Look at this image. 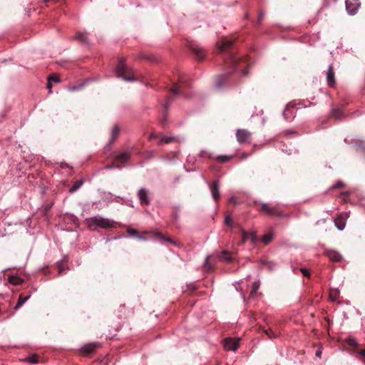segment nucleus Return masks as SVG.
Wrapping results in <instances>:
<instances>
[{
  "instance_id": "nucleus-1",
  "label": "nucleus",
  "mask_w": 365,
  "mask_h": 365,
  "mask_svg": "<svg viewBox=\"0 0 365 365\" xmlns=\"http://www.w3.org/2000/svg\"><path fill=\"white\" fill-rule=\"evenodd\" d=\"M235 43L234 39L223 38L221 42L218 43L219 50L220 52H229L227 56L225 57V64L230 68L234 69L241 68L240 64L242 63H246L245 59L236 56L232 53V47Z\"/></svg>"
},
{
  "instance_id": "nucleus-2",
  "label": "nucleus",
  "mask_w": 365,
  "mask_h": 365,
  "mask_svg": "<svg viewBox=\"0 0 365 365\" xmlns=\"http://www.w3.org/2000/svg\"><path fill=\"white\" fill-rule=\"evenodd\" d=\"M116 73L118 77L127 81H135L138 79L134 71L128 67L123 60L119 62L116 67Z\"/></svg>"
},
{
  "instance_id": "nucleus-3",
  "label": "nucleus",
  "mask_w": 365,
  "mask_h": 365,
  "mask_svg": "<svg viewBox=\"0 0 365 365\" xmlns=\"http://www.w3.org/2000/svg\"><path fill=\"white\" fill-rule=\"evenodd\" d=\"M190 86V83L184 76H179L178 81L174 83L170 92L174 96H185V89Z\"/></svg>"
},
{
  "instance_id": "nucleus-4",
  "label": "nucleus",
  "mask_w": 365,
  "mask_h": 365,
  "mask_svg": "<svg viewBox=\"0 0 365 365\" xmlns=\"http://www.w3.org/2000/svg\"><path fill=\"white\" fill-rule=\"evenodd\" d=\"M187 46L195 55L197 60L202 61L205 58L206 52L199 44L191 41L187 43Z\"/></svg>"
},
{
  "instance_id": "nucleus-5",
  "label": "nucleus",
  "mask_w": 365,
  "mask_h": 365,
  "mask_svg": "<svg viewBox=\"0 0 365 365\" xmlns=\"http://www.w3.org/2000/svg\"><path fill=\"white\" fill-rule=\"evenodd\" d=\"M345 342L353 349L354 352L357 353L361 356L363 363L365 364V348L359 350V344L354 337H349L346 339Z\"/></svg>"
},
{
  "instance_id": "nucleus-6",
  "label": "nucleus",
  "mask_w": 365,
  "mask_h": 365,
  "mask_svg": "<svg viewBox=\"0 0 365 365\" xmlns=\"http://www.w3.org/2000/svg\"><path fill=\"white\" fill-rule=\"evenodd\" d=\"M259 210V211L264 212L270 216H282V212L277 207H270L268 204L266 203L262 204Z\"/></svg>"
},
{
  "instance_id": "nucleus-7",
  "label": "nucleus",
  "mask_w": 365,
  "mask_h": 365,
  "mask_svg": "<svg viewBox=\"0 0 365 365\" xmlns=\"http://www.w3.org/2000/svg\"><path fill=\"white\" fill-rule=\"evenodd\" d=\"M252 133L246 129H238L236 132V138L239 143H250Z\"/></svg>"
},
{
  "instance_id": "nucleus-8",
  "label": "nucleus",
  "mask_w": 365,
  "mask_h": 365,
  "mask_svg": "<svg viewBox=\"0 0 365 365\" xmlns=\"http://www.w3.org/2000/svg\"><path fill=\"white\" fill-rule=\"evenodd\" d=\"M93 225L100 227L103 229L113 228L114 227V222H111L108 219L102 217H94L92 219Z\"/></svg>"
},
{
  "instance_id": "nucleus-9",
  "label": "nucleus",
  "mask_w": 365,
  "mask_h": 365,
  "mask_svg": "<svg viewBox=\"0 0 365 365\" xmlns=\"http://www.w3.org/2000/svg\"><path fill=\"white\" fill-rule=\"evenodd\" d=\"M99 344L98 343H90L83 346L80 350L82 354L88 355L96 352L97 347Z\"/></svg>"
},
{
  "instance_id": "nucleus-10",
  "label": "nucleus",
  "mask_w": 365,
  "mask_h": 365,
  "mask_svg": "<svg viewBox=\"0 0 365 365\" xmlns=\"http://www.w3.org/2000/svg\"><path fill=\"white\" fill-rule=\"evenodd\" d=\"M239 347V339L233 340L231 338L224 339V348L226 350L235 351Z\"/></svg>"
},
{
  "instance_id": "nucleus-11",
  "label": "nucleus",
  "mask_w": 365,
  "mask_h": 365,
  "mask_svg": "<svg viewBox=\"0 0 365 365\" xmlns=\"http://www.w3.org/2000/svg\"><path fill=\"white\" fill-rule=\"evenodd\" d=\"M347 213L343 212L338 215V217L335 219L334 223L336 227L339 230H343L346 226V219L347 218Z\"/></svg>"
},
{
  "instance_id": "nucleus-12",
  "label": "nucleus",
  "mask_w": 365,
  "mask_h": 365,
  "mask_svg": "<svg viewBox=\"0 0 365 365\" xmlns=\"http://www.w3.org/2000/svg\"><path fill=\"white\" fill-rule=\"evenodd\" d=\"M327 81L330 87H334L336 84L335 73L332 65H329L327 72Z\"/></svg>"
},
{
  "instance_id": "nucleus-13",
  "label": "nucleus",
  "mask_w": 365,
  "mask_h": 365,
  "mask_svg": "<svg viewBox=\"0 0 365 365\" xmlns=\"http://www.w3.org/2000/svg\"><path fill=\"white\" fill-rule=\"evenodd\" d=\"M250 240L252 244H255L257 241V236L255 232H247L242 230V240L240 244H244L247 240Z\"/></svg>"
},
{
  "instance_id": "nucleus-14",
  "label": "nucleus",
  "mask_w": 365,
  "mask_h": 365,
  "mask_svg": "<svg viewBox=\"0 0 365 365\" xmlns=\"http://www.w3.org/2000/svg\"><path fill=\"white\" fill-rule=\"evenodd\" d=\"M138 196L140 201L141 205H148L150 204V199L148 197V191L145 188H141L138 191Z\"/></svg>"
},
{
  "instance_id": "nucleus-15",
  "label": "nucleus",
  "mask_w": 365,
  "mask_h": 365,
  "mask_svg": "<svg viewBox=\"0 0 365 365\" xmlns=\"http://www.w3.org/2000/svg\"><path fill=\"white\" fill-rule=\"evenodd\" d=\"M229 77L228 73L219 75L217 76L215 85L217 88H221L224 86V85L226 83L227 79Z\"/></svg>"
},
{
  "instance_id": "nucleus-16",
  "label": "nucleus",
  "mask_w": 365,
  "mask_h": 365,
  "mask_svg": "<svg viewBox=\"0 0 365 365\" xmlns=\"http://www.w3.org/2000/svg\"><path fill=\"white\" fill-rule=\"evenodd\" d=\"M210 190L212 192V195L213 199L215 201L219 200L220 195L219 192V183L217 181H213L210 185Z\"/></svg>"
},
{
  "instance_id": "nucleus-17",
  "label": "nucleus",
  "mask_w": 365,
  "mask_h": 365,
  "mask_svg": "<svg viewBox=\"0 0 365 365\" xmlns=\"http://www.w3.org/2000/svg\"><path fill=\"white\" fill-rule=\"evenodd\" d=\"M327 257L333 262H340L342 259V256L336 251L328 250L326 252Z\"/></svg>"
},
{
  "instance_id": "nucleus-18",
  "label": "nucleus",
  "mask_w": 365,
  "mask_h": 365,
  "mask_svg": "<svg viewBox=\"0 0 365 365\" xmlns=\"http://www.w3.org/2000/svg\"><path fill=\"white\" fill-rule=\"evenodd\" d=\"M130 158V155L127 153H123L119 154L115 158V163L118 165H122L126 163Z\"/></svg>"
},
{
  "instance_id": "nucleus-19",
  "label": "nucleus",
  "mask_w": 365,
  "mask_h": 365,
  "mask_svg": "<svg viewBox=\"0 0 365 365\" xmlns=\"http://www.w3.org/2000/svg\"><path fill=\"white\" fill-rule=\"evenodd\" d=\"M359 4L356 3H351L348 1H346V8L349 14L354 15L358 10Z\"/></svg>"
},
{
  "instance_id": "nucleus-20",
  "label": "nucleus",
  "mask_w": 365,
  "mask_h": 365,
  "mask_svg": "<svg viewBox=\"0 0 365 365\" xmlns=\"http://www.w3.org/2000/svg\"><path fill=\"white\" fill-rule=\"evenodd\" d=\"M73 38L74 39L79 41L82 43L86 44L88 43L86 33L78 31Z\"/></svg>"
},
{
  "instance_id": "nucleus-21",
  "label": "nucleus",
  "mask_w": 365,
  "mask_h": 365,
  "mask_svg": "<svg viewBox=\"0 0 365 365\" xmlns=\"http://www.w3.org/2000/svg\"><path fill=\"white\" fill-rule=\"evenodd\" d=\"M263 332L269 338V339H276L279 336V333L273 331L272 329H264Z\"/></svg>"
},
{
  "instance_id": "nucleus-22",
  "label": "nucleus",
  "mask_w": 365,
  "mask_h": 365,
  "mask_svg": "<svg viewBox=\"0 0 365 365\" xmlns=\"http://www.w3.org/2000/svg\"><path fill=\"white\" fill-rule=\"evenodd\" d=\"M30 297V295L24 297L23 294H20L16 305L14 307V309L17 310L19 309Z\"/></svg>"
},
{
  "instance_id": "nucleus-23",
  "label": "nucleus",
  "mask_w": 365,
  "mask_h": 365,
  "mask_svg": "<svg viewBox=\"0 0 365 365\" xmlns=\"http://www.w3.org/2000/svg\"><path fill=\"white\" fill-rule=\"evenodd\" d=\"M9 282L14 285H19L23 283L24 280L17 276H10L9 277Z\"/></svg>"
},
{
  "instance_id": "nucleus-24",
  "label": "nucleus",
  "mask_w": 365,
  "mask_h": 365,
  "mask_svg": "<svg viewBox=\"0 0 365 365\" xmlns=\"http://www.w3.org/2000/svg\"><path fill=\"white\" fill-rule=\"evenodd\" d=\"M57 268L60 274H63L68 269V265L65 261H61L57 264Z\"/></svg>"
},
{
  "instance_id": "nucleus-25",
  "label": "nucleus",
  "mask_w": 365,
  "mask_h": 365,
  "mask_svg": "<svg viewBox=\"0 0 365 365\" xmlns=\"http://www.w3.org/2000/svg\"><path fill=\"white\" fill-rule=\"evenodd\" d=\"M127 232L131 235V236H133V237H135L137 238H138L139 240H145V238L143 236H141L140 234H139V232L137 230H135V229H133V228H128L127 230Z\"/></svg>"
},
{
  "instance_id": "nucleus-26",
  "label": "nucleus",
  "mask_w": 365,
  "mask_h": 365,
  "mask_svg": "<svg viewBox=\"0 0 365 365\" xmlns=\"http://www.w3.org/2000/svg\"><path fill=\"white\" fill-rule=\"evenodd\" d=\"M260 286V282L256 281L252 284V290L250 292V297H254Z\"/></svg>"
},
{
  "instance_id": "nucleus-27",
  "label": "nucleus",
  "mask_w": 365,
  "mask_h": 365,
  "mask_svg": "<svg viewBox=\"0 0 365 365\" xmlns=\"http://www.w3.org/2000/svg\"><path fill=\"white\" fill-rule=\"evenodd\" d=\"M339 291L337 289H331L329 291V298L331 301L336 300L339 297Z\"/></svg>"
},
{
  "instance_id": "nucleus-28",
  "label": "nucleus",
  "mask_w": 365,
  "mask_h": 365,
  "mask_svg": "<svg viewBox=\"0 0 365 365\" xmlns=\"http://www.w3.org/2000/svg\"><path fill=\"white\" fill-rule=\"evenodd\" d=\"M176 138L175 137H165V136H162L160 138V140L158 143L159 145H161L163 143H165V144H168V143H170L172 142H174L175 141Z\"/></svg>"
},
{
  "instance_id": "nucleus-29",
  "label": "nucleus",
  "mask_w": 365,
  "mask_h": 365,
  "mask_svg": "<svg viewBox=\"0 0 365 365\" xmlns=\"http://www.w3.org/2000/svg\"><path fill=\"white\" fill-rule=\"evenodd\" d=\"M331 115L335 119H341L343 116V112L339 108H334L331 112Z\"/></svg>"
},
{
  "instance_id": "nucleus-30",
  "label": "nucleus",
  "mask_w": 365,
  "mask_h": 365,
  "mask_svg": "<svg viewBox=\"0 0 365 365\" xmlns=\"http://www.w3.org/2000/svg\"><path fill=\"white\" fill-rule=\"evenodd\" d=\"M120 133V128L118 125H115L112 130V137L110 140V143H112L115 139L118 138Z\"/></svg>"
},
{
  "instance_id": "nucleus-31",
  "label": "nucleus",
  "mask_w": 365,
  "mask_h": 365,
  "mask_svg": "<svg viewBox=\"0 0 365 365\" xmlns=\"http://www.w3.org/2000/svg\"><path fill=\"white\" fill-rule=\"evenodd\" d=\"M272 239H273V234L272 232H268L262 237V241L263 242V243L264 245H268L269 243L271 242Z\"/></svg>"
},
{
  "instance_id": "nucleus-32",
  "label": "nucleus",
  "mask_w": 365,
  "mask_h": 365,
  "mask_svg": "<svg viewBox=\"0 0 365 365\" xmlns=\"http://www.w3.org/2000/svg\"><path fill=\"white\" fill-rule=\"evenodd\" d=\"M83 185L82 180H77L74 182L73 185L69 189L68 192L70 193H73L78 190L81 186Z\"/></svg>"
},
{
  "instance_id": "nucleus-33",
  "label": "nucleus",
  "mask_w": 365,
  "mask_h": 365,
  "mask_svg": "<svg viewBox=\"0 0 365 365\" xmlns=\"http://www.w3.org/2000/svg\"><path fill=\"white\" fill-rule=\"evenodd\" d=\"M232 158V155H218L216 160L220 163H224Z\"/></svg>"
},
{
  "instance_id": "nucleus-34",
  "label": "nucleus",
  "mask_w": 365,
  "mask_h": 365,
  "mask_svg": "<svg viewBox=\"0 0 365 365\" xmlns=\"http://www.w3.org/2000/svg\"><path fill=\"white\" fill-rule=\"evenodd\" d=\"M220 257L228 262H230L232 260V257L230 256V253L227 251H223L221 254Z\"/></svg>"
},
{
  "instance_id": "nucleus-35",
  "label": "nucleus",
  "mask_w": 365,
  "mask_h": 365,
  "mask_svg": "<svg viewBox=\"0 0 365 365\" xmlns=\"http://www.w3.org/2000/svg\"><path fill=\"white\" fill-rule=\"evenodd\" d=\"M225 224L230 227L233 225L232 219L231 217V213H228L225 219Z\"/></svg>"
},
{
  "instance_id": "nucleus-36",
  "label": "nucleus",
  "mask_w": 365,
  "mask_h": 365,
  "mask_svg": "<svg viewBox=\"0 0 365 365\" xmlns=\"http://www.w3.org/2000/svg\"><path fill=\"white\" fill-rule=\"evenodd\" d=\"M283 115L286 120H288L292 118V113L290 111L289 106H287L285 110H284Z\"/></svg>"
},
{
  "instance_id": "nucleus-37",
  "label": "nucleus",
  "mask_w": 365,
  "mask_h": 365,
  "mask_svg": "<svg viewBox=\"0 0 365 365\" xmlns=\"http://www.w3.org/2000/svg\"><path fill=\"white\" fill-rule=\"evenodd\" d=\"M155 235L157 237H158L159 239L162 240H165V241L169 242H170V243H174L171 239L164 237V236H163L161 233H160V232H156V233L155 234Z\"/></svg>"
},
{
  "instance_id": "nucleus-38",
  "label": "nucleus",
  "mask_w": 365,
  "mask_h": 365,
  "mask_svg": "<svg viewBox=\"0 0 365 365\" xmlns=\"http://www.w3.org/2000/svg\"><path fill=\"white\" fill-rule=\"evenodd\" d=\"M25 360L30 363H32V364H35V363L38 362L37 356L35 355L29 356L27 359H26Z\"/></svg>"
},
{
  "instance_id": "nucleus-39",
  "label": "nucleus",
  "mask_w": 365,
  "mask_h": 365,
  "mask_svg": "<svg viewBox=\"0 0 365 365\" xmlns=\"http://www.w3.org/2000/svg\"><path fill=\"white\" fill-rule=\"evenodd\" d=\"M48 79H49V80H50V81H51V82H56V83L60 82V79H59L58 76H56V75H53V76H49V77H48Z\"/></svg>"
},
{
  "instance_id": "nucleus-40",
  "label": "nucleus",
  "mask_w": 365,
  "mask_h": 365,
  "mask_svg": "<svg viewBox=\"0 0 365 365\" xmlns=\"http://www.w3.org/2000/svg\"><path fill=\"white\" fill-rule=\"evenodd\" d=\"M209 259H210V257L208 256V257H207V258L205 259V267L208 271L211 270V266L210 264Z\"/></svg>"
},
{
  "instance_id": "nucleus-41",
  "label": "nucleus",
  "mask_w": 365,
  "mask_h": 365,
  "mask_svg": "<svg viewBox=\"0 0 365 365\" xmlns=\"http://www.w3.org/2000/svg\"><path fill=\"white\" fill-rule=\"evenodd\" d=\"M300 271L303 274L304 276L307 277H310V273H309V270H307V269L302 268V269H300Z\"/></svg>"
},
{
  "instance_id": "nucleus-42",
  "label": "nucleus",
  "mask_w": 365,
  "mask_h": 365,
  "mask_svg": "<svg viewBox=\"0 0 365 365\" xmlns=\"http://www.w3.org/2000/svg\"><path fill=\"white\" fill-rule=\"evenodd\" d=\"M264 16V13L263 11H260L258 16L257 23L259 24H261L262 21L263 20Z\"/></svg>"
},
{
  "instance_id": "nucleus-43",
  "label": "nucleus",
  "mask_w": 365,
  "mask_h": 365,
  "mask_svg": "<svg viewBox=\"0 0 365 365\" xmlns=\"http://www.w3.org/2000/svg\"><path fill=\"white\" fill-rule=\"evenodd\" d=\"M106 168L107 169H111V168H121V165H118V164L115 163V162H114L113 164L109 165H107Z\"/></svg>"
},
{
  "instance_id": "nucleus-44",
  "label": "nucleus",
  "mask_w": 365,
  "mask_h": 365,
  "mask_svg": "<svg viewBox=\"0 0 365 365\" xmlns=\"http://www.w3.org/2000/svg\"><path fill=\"white\" fill-rule=\"evenodd\" d=\"M260 262H261L262 264H264V265L274 264L273 262H269V261H268L267 259H260Z\"/></svg>"
},
{
  "instance_id": "nucleus-45",
  "label": "nucleus",
  "mask_w": 365,
  "mask_h": 365,
  "mask_svg": "<svg viewBox=\"0 0 365 365\" xmlns=\"http://www.w3.org/2000/svg\"><path fill=\"white\" fill-rule=\"evenodd\" d=\"M343 182H338L336 185L333 186L334 189H337L343 187Z\"/></svg>"
},
{
  "instance_id": "nucleus-46",
  "label": "nucleus",
  "mask_w": 365,
  "mask_h": 365,
  "mask_svg": "<svg viewBox=\"0 0 365 365\" xmlns=\"http://www.w3.org/2000/svg\"><path fill=\"white\" fill-rule=\"evenodd\" d=\"M51 205H48L45 207L44 208V212H43V215H46L47 212L51 210Z\"/></svg>"
},
{
  "instance_id": "nucleus-47",
  "label": "nucleus",
  "mask_w": 365,
  "mask_h": 365,
  "mask_svg": "<svg viewBox=\"0 0 365 365\" xmlns=\"http://www.w3.org/2000/svg\"><path fill=\"white\" fill-rule=\"evenodd\" d=\"M52 82L50 81V80L48 78V83H47V86L46 88L49 90V92L51 93V88H52Z\"/></svg>"
},
{
  "instance_id": "nucleus-48",
  "label": "nucleus",
  "mask_w": 365,
  "mask_h": 365,
  "mask_svg": "<svg viewBox=\"0 0 365 365\" xmlns=\"http://www.w3.org/2000/svg\"><path fill=\"white\" fill-rule=\"evenodd\" d=\"M249 155H250L249 154L244 153H242V154L241 155L240 158H241L242 160H244V159H245V158H248V157H249Z\"/></svg>"
},
{
  "instance_id": "nucleus-49",
  "label": "nucleus",
  "mask_w": 365,
  "mask_h": 365,
  "mask_svg": "<svg viewBox=\"0 0 365 365\" xmlns=\"http://www.w3.org/2000/svg\"><path fill=\"white\" fill-rule=\"evenodd\" d=\"M229 202L230 203H233L234 205L237 204V201H236V199L235 197H230V200H229Z\"/></svg>"
},
{
  "instance_id": "nucleus-50",
  "label": "nucleus",
  "mask_w": 365,
  "mask_h": 365,
  "mask_svg": "<svg viewBox=\"0 0 365 365\" xmlns=\"http://www.w3.org/2000/svg\"><path fill=\"white\" fill-rule=\"evenodd\" d=\"M169 104H170V98H168L164 105L165 109H167L168 108Z\"/></svg>"
},
{
  "instance_id": "nucleus-51",
  "label": "nucleus",
  "mask_w": 365,
  "mask_h": 365,
  "mask_svg": "<svg viewBox=\"0 0 365 365\" xmlns=\"http://www.w3.org/2000/svg\"><path fill=\"white\" fill-rule=\"evenodd\" d=\"M242 73L244 75H247V73L248 72L247 68H242Z\"/></svg>"
},
{
  "instance_id": "nucleus-52",
  "label": "nucleus",
  "mask_w": 365,
  "mask_h": 365,
  "mask_svg": "<svg viewBox=\"0 0 365 365\" xmlns=\"http://www.w3.org/2000/svg\"><path fill=\"white\" fill-rule=\"evenodd\" d=\"M44 3H46V2H48V1H53V2H56L58 1V0H43Z\"/></svg>"
},
{
  "instance_id": "nucleus-53",
  "label": "nucleus",
  "mask_w": 365,
  "mask_h": 365,
  "mask_svg": "<svg viewBox=\"0 0 365 365\" xmlns=\"http://www.w3.org/2000/svg\"><path fill=\"white\" fill-rule=\"evenodd\" d=\"M156 138V136H155V135H153V134H152V135H150L149 139H150V140H152V139H154V138Z\"/></svg>"
},
{
  "instance_id": "nucleus-54",
  "label": "nucleus",
  "mask_w": 365,
  "mask_h": 365,
  "mask_svg": "<svg viewBox=\"0 0 365 365\" xmlns=\"http://www.w3.org/2000/svg\"><path fill=\"white\" fill-rule=\"evenodd\" d=\"M321 354H322V352H321L320 351H317L316 352V355H317V356H319V357L321 356Z\"/></svg>"
},
{
  "instance_id": "nucleus-55",
  "label": "nucleus",
  "mask_w": 365,
  "mask_h": 365,
  "mask_svg": "<svg viewBox=\"0 0 365 365\" xmlns=\"http://www.w3.org/2000/svg\"><path fill=\"white\" fill-rule=\"evenodd\" d=\"M66 166H67V164L65 163H63L61 164V168H64V167H66Z\"/></svg>"
},
{
  "instance_id": "nucleus-56",
  "label": "nucleus",
  "mask_w": 365,
  "mask_h": 365,
  "mask_svg": "<svg viewBox=\"0 0 365 365\" xmlns=\"http://www.w3.org/2000/svg\"><path fill=\"white\" fill-rule=\"evenodd\" d=\"M69 89H70V91H73L76 90V88L75 87H71Z\"/></svg>"
},
{
  "instance_id": "nucleus-57",
  "label": "nucleus",
  "mask_w": 365,
  "mask_h": 365,
  "mask_svg": "<svg viewBox=\"0 0 365 365\" xmlns=\"http://www.w3.org/2000/svg\"><path fill=\"white\" fill-rule=\"evenodd\" d=\"M343 195H349V192H342L341 193Z\"/></svg>"
}]
</instances>
